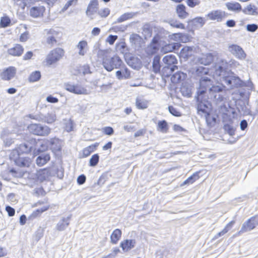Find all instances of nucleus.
<instances>
[{"label":"nucleus","instance_id":"obj_24","mask_svg":"<svg viewBox=\"0 0 258 258\" xmlns=\"http://www.w3.org/2000/svg\"><path fill=\"white\" fill-rule=\"evenodd\" d=\"M176 12L178 17L180 19H185L188 16V13L186 12V7L183 4H179L177 6Z\"/></svg>","mask_w":258,"mask_h":258},{"label":"nucleus","instance_id":"obj_54","mask_svg":"<svg viewBox=\"0 0 258 258\" xmlns=\"http://www.w3.org/2000/svg\"><path fill=\"white\" fill-rule=\"evenodd\" d=\"M48 209V207H44L43 208L38 209L37 210H36V211H34L32 213L31 216L33 217H36L37 216H38L39 215H40L42 213L46 211Z\"/></svg>","mask_w":258,"mask_h":258},{"label":"nucleus","instance_id":"obj_11","mask_svg":"<svg viewBox=\"0 0 258 258\" xmlns=\"http://www.w3.org/2000/svg\"><path fill=\"white\" fill-rule=\"evenodd\" d=\"M226 16V13L220 10L212 11L206 16L208 20L216 21L218 22H222Z\"/></svg>","mask_w":258,"mask_h":258},{"label":"nucleus","instance_id":"obj_27","mask_svg":"<svg viewBox=\"0 0 258 258\" xmlns=\"http://www.w3.org/2000/svg\"><path fill=\"white\" fill-rule=\"evenodd\" d=\"M71 216H69L66 218H63L57 224L56 228L58 231H62L66 229L69 225L70 219Z\"/></svg>","mask_w":258,"mask_h":258},{"label":"nucleus","instance_id":"obj_23","mask_svg":"<svg viewBox=\"0 0 258 258\" xmlns=\"http://www.w3.org/2000/svg\"><path fill=\"white\" fill-rule=\"evenodd\" d=\"M45 11L43 6L33 7L30 9V15L33 18H38L42 16Z\"/></svg>","mask_w":258,"mask_h":258},{"label":"nucleus","instance_id":"obj_33","mask_svg":"<svg viewBox=\"0 0 258 258\" xmlns=\"http://www.w3.org/2000/svg\"><path fill=\"white\" fill-rule=\"evenodd\" d=\"M185 77V74L181 72L177 71L172 75L171 80L173 83H177L181 80H184Z\"/></svg>","mask_w":258,"mask_h":258},{"label":"nucleus","instance_id":"obj_28","mask_svg":"<svg viewBox=\"0 0 258 258\" xmlns=\"http://www.w3.org/2000/svg\"><path fill=\"white\" fill-rule=\"evenodd\" d=\"M172 39L177 41H180L183 43H186L189 40V37L186 34L175 33L172 36Z\"/></svg>","mask_w":258,"mask_h":258},{"label":"nucleus","instance_id":"obj_48","mask_svg":"<svg viewBox=\"0 0 258 258\" xmlns=\"http://www.w3.org/2000/svg\"><path fill=\"white\" fill-rule=\"evenodd\" d=\"M199 178V176L198 173H194L192 175L186 179L182 184L181 186L190 184L193 183L196 180Z\"/></svg>","mask_w":258,"mask_h":258},{"label":"nucleus","instance_id":"obj_64","mask_svg":"<svg viewBox=\"0 0 258 258\" xmlns=\"http://www.w3.org/2000/svg\"><path fill=\"white\" fill-rule=\"evenodd\" d=\"M29 32L28 31H25L24 33H23L20 37V40L21 42H26L29 38Z\"/></svg>","mask_w":258,"mask_h":258},{"label":"nucleus","instance_id":"obj_1","mask_svg":"<svg viewBox=\"0 0 258 258\" xmlns=\"http://www.w3.org/2000/svg\"><path fill=\"white\" fill-rule=\"evenodd\" d=\"M200 86L198 89L197 98L202 100L203 96L208 97L217 103L223 100L226 92L225 87L221 84H214L213 78L210 76L202 77L200 79Z\"/></svg>","mask_w":258,"mask_h":258},{"label":"nucleus","instance_id":"obj_25","mask_svg":"<svg viewBox=\"0 0 258 258\" xmlns=\"http://www.w3.org/2000/svg\"><path fill=\"white\" fill-rule=\"evenodd\" d=\"M203 99L202 100H198L197 99V101L199 102V103L197 107V110L200 113V112L204 113H207V108H208V101H207V99L208 97L203 96Z\"/></svg>","mask_w":258,"mask_h":258},{"label":"nucleus","instance_id":"obj_9","mask_svg":"<svg viewBox=\"0 0 258 258\" xmlns=\"http://www.w3.org/2000/svg\"><path fill=\"white\" fill-rule=\"evenodd\" d=\"M258 225V216H253L245 222H244L241 227L240 230L238 232V234L250 231L254 229Z\"/></svg>","mask_w":258,"mask_h":258},{"label":"nucleus","instance_id":"obj_19","mask_svg":"<svg viewBox=\"0 0 258 258\" xmlns=\"http://www.w3.org/2000/svg\"><path fill=\"white\" fill-rule=\"evenodd\" d=\"M163 61L165 64V67H172L177 66V60L174 55L170 54L165 56L163 58Z\"/></svg>","mask_w":258,"mask_h":258},{"label":"nucleus","instance_id":"obj_38","mask_svg":"<svg viewBox=\"0 0 258 258\" xmlns=\"http://www.w3.org/2000/svg\"><path fill=\"white\" fill-rule=\"evenodd\" d=\"M160 56L158 55H155L154 57L152 63L153 71L155 73L159 72L160 70L161 66L160 64Z\"/></svg>","mask_w":258,"mask_h":258},{"label":"nucleus","instance_id":"obj_12","mask_svg":"<svg viewBox=\"0 0 258 258\" xmlns=\"http://www.w3.org/2000/svg\"><path fill=\"white\" fill-rule=\"evenodd\" d=\"M228 50L239 59L243 60L246 56V54L242 48L236 44L229 45Z\"/></svg>","mask_w":258,"mask_h":258},{"label":"nucleus","instance_id":"obj_53","mask_svg":"<svg viewBox=\"0 0 258 258\" xmlns=\"http://www.w3.org/2000/svg\"><path fill=\"white\" fill-rule=\"evenodd\" d=\"M73 123L71 119L66 120L64 123V129L67 132H71L73 129Z\"/></svg>","mask_w":258,"mask_h":258},{"label":"nucleus","instance_id":"obj_45","mask_svg":"<svg viewBox=\"0 0 258 258\" xmlns=\"http://www.w3.org/2000/svg\"><path fill=\"white\" fill-rule=\"evenodd\" d=\"M30 150L31 147H29L26 144H23L20 145L17 150V152L18 153L19 156H20L21 154L28 153L30 152Z\"/></svg>","mask_w":258,"mask_h":258},{"label":"nucleus","instance_id":"obj_2","mask_svg":"<svg viewBox=\"0 0 258 258\" xmlns=\"http://www.w3.org/2000/svg\"><path fill=\"white\" fill-rule=\"evenodd\" d=\"M239 66V62L229 57H218L215 67L214 74L221 77L225 74L226 70L229 68H235Z\"/></svg>","mask_w":258,"mask_h":258},{"label":"nucleus","instance_id":"obj_58","mask_svg":"<svg viewBox=\"0 0 258 258\" xmlns=\"http://www.w3.org/2000/svg\"><path fill=\"white\" fill-rule=\"evenodd\" d=\"M31 118L36 119L39 121L45 122V115L42 114H38L33 116H31Z\"/></svg>","mask_w":258,"mask_h":258},{"label":"nucleus","instance_id":"obj_43","mask_svg":"<svg viewBox=\"0 0 258 258\" xmlns=\"http://www.w3.org/2000/svg\"><path fill=\"white\" fill-rule=\"evenodd\" d=\"M157 130H158V131H159L163 133H167V132L168 130L167 122L164 120H162V121H159L158 122Z\"/></svg>","mask_w":258,"mask_h":258},{"label":"nucleus","instance_id":"obj_57","mask_svg":"<svg viewBox=\"0 0 258 258\" xmlns=\"http://www.w3.org/2000/svg\"><path fill=\"white\" fill-rule=\"evenodd\" d=\"M186 4L190 8H194L200 4V0H186Z\"/></svg>","mask_w":258,"mask_h":258},{"label":"nucleus","instance_id":"obj_40","mask_svg":"<svg viewBox=\"0 0 258 258\" xmlns=\"http://www.w3.org/2000/svg\"><path fill=\"white\" fill-rule=\"evenodd\" d=\"M242 12L247 15H255L257 14V8L254 5H249L242 10Z\"/></svg>","mask_w":258,"mask_h":258},{"label":"nucleus","instance_id":"obj_31","mask_svg":"<svg viewBox=\"0 0 258 258\" xmlns=\"http://www.w3.org/2000/svg\"><path fill=\"white\" fill-rule=\"evenodd\" d=\"M225 6L230 11L239 12L242 10L241 5L237 2H228L225 4Z\"/></svg>","mask_w":258,"mask_h":258},{"label":"nucleus","instance_id":"obj_37","mask_svg":"<svg viewBox=\"0 0 258 258\" xmlns=\"http://www.w3.org/2000/svg\"><path fill=\"white\" fill-rule=\"evenodd\" d=\"M98 146V144L96 143L91 145L84 148L83 150V157H87L89 156L91 153L96 150V147Z\"/></svg>","mask_w":258,"mask_h":258},{"label":"nucleus","instance_id":"obj_35","mask_svg":"<svg viewBox=\"0 0 258 258\" xmlns=\"http://www.w3.org/2000/svg\"><path fill=\"white\" fill-rule=\"evenodd\" d=\"M137 12H128L121 15L117 19V22L121 23L126 20L133 18L137 15Z\"/></svg>","mask_w":258,"mask_h":258},{"label":"nucleus","instance_id":"obj_29","mask_svg":"<svg viewBox=\"0 0 258 258\" xmlns=\"http://www.w3.org/2000/svg\"><path fill=\"white\" fill-rule=\"evenodd\" d=\"M50 144L53 151H59L61 148V142L57 138H53L50 140Z\"/></svg>","mask_w":258,"mask_h":258},{"label":"nucleus","instance_id":"obj_56","mask_svg":"<svg viewBox=\"0 0 258 258\" xmlns=\"http://www.w3.org/2000/svg\"><path fill=\"white\" fill-rule=\"evenodd\" d=\"M168 110L169 112L175 116H181L180 112L175 107L172 106H169L168 107Z\"/></svg>","mask_w":258,"mask_h":258},{"label":"nucleus","instance_id":"obj_5","mask_svg":"<svg viewBox=\"0 0 258 258\" xmlns=\"http://www.w3.org/2000/svg\"><path fill=\"white\" fill-rule=\"evenodd\" d=\"M64 51L60 48H56L51 50L46 57V62L49 66L59 61L64 55Z\"/></svg>","mask_w":258,"mask_h":258},{"label":"nucleus","instance_id":"obj_36","mask_svg":"<svg viewBox=\"0 0 258 258\" xmlns=\"http://www.w3.org/2000/svg\"><path fill=\"white\" fill-rule=\"evenodd\" d=\"M121 231L120 229L114 230L110 236L111 242L113 244H116L121 237Z\"/></svg>","mask_w":258,"mask_h":258},{"label":"nucleus","instance_id":"obj_17","mask_svg":"<svg viewBox=\"0 0 258 258\" xmlns=\"http://www.w3.org/2000/svg\"><path fill=\"white\" fill-rule=\"evenodd\" d=\"M98 2L97 0H92L89 4L86 13V15L93 19L92 16L98 11Z\"/></svg>","mask_w":258,"mask_h":258},{"label":"nucleus","instance_id":"obj_39","mask_svg":"<svg viewBox=\"0 0 258 258\" xmlns=\"http://www.w3.org/2000/svg\"><path fill=\"white\" fill-rule=\"evenodd\" d=\"M178 68L177 66H173L172 67H164L162 70L163 75L165 77H169L173 74V72L175 70H177Z\"/></svg>","mask_w":258,"mask_h":258},{"label":"nucleus","instance_id":"obj_42","mask_svg":"<svg viewBox=\"0 0 258 258\" xmlns=\"http://www.w3.org/2000/svg\"><path fill=\"white\" fill-rule=\"evenodd\" d=\"M41 76L40 72L38 71H35L30 75L28 80L30 82H37L40 79Z\"/></svg>","mask_w":258,"mask_h":258},{"label":"nucleus","instance_id":"obj_55","mask_svg":"<svg viewBox=\"0 0 258 258\" xmlns=\"http://www.w3.org/2000/svg\"><path fill=\"white\" fill-rule=\"evenodd\" d=\"M44 233V230L41 228L39 227L36 231L34 238L36 241L39 240V239L43 236Z\"/></svg>","mask_w":258,"mask_h":258},{"label":"nucleus","instance_id":"obj_63","mask_svg":"<svg viewBox=\"0 0 258 258\" xmlns=\"http://www.w3.org/2000/svg\"><path fill=\"white\" fill-rule=\"evenodd\" d=\"M110 13V11L108 8H105L103 10H101L98 12V14L101 17H106Z\"/></svg>","mask_w":258,"mask_h":258},{"label":"nucleus","instance_id":"obj_13","mask_svg":"<svg viewBox=\"0 0 258 258\" xmlns=\"http://www.w3.org/2000/svg\"><path fill=\"white\" fill-rule=\"evenodd\" d=\"M17 69L14 67H9L5 69L0 73V77L4 81H9L16 75Z\"/></svg>","mask_w":258,"mask_h":258},{"label":"nucleus","instance_id":"obj_16","mask_svg":"<svg viewBox=\"0 0 258 258\" xmlns=\"http://www.w3.org/2000/svg\"><path fill=\"white\" fill-rule=\"evenodd\" d=\"M130 40L132 43V45L134 46L135 49L140 48L143 43L142 38L137 34H132L130 36Z\"/></svg>","mask_w":258,"mask_h":258},{"label":"nucleus","instance_id":"obj_26","mask_svg":"<svg viewBox=\"0 0 258 258\" xmlns=\"http://www.w3.org/2000/svg\"><path fill=\"white\" fill-rule=\"evenodd\" d=\"M50 155L48 153H43L39 155L36 160L37 165L42 166L45 164L50 160Z\"/></svg>","mask_w":258,"mask_h":258},{"label":"nucleus","instance_id":"obj_44","mask_svg":"<svg viewBox=\"0 0 258 258\" xmlns=\"http://www.w3.org/2000/svg\"><path fill=\"white\" fill-rule=\"evenodd\" d=\"M56 120V115L53 111L48 112L45 115V122L47 123H52Z\"/></svg>","mask_w":258,"mask_h":258},{"label":"nucleus","instance_id":"obj_41","mask_svg":"<svg viewBox=\"0 0 258 258\" xmlns=\"http://www.w3.org/2000/svg\"><path fill=\"white\" fill-rule=\"evenodd\" d=\"M235 221H232L230 222L229 223H228L226 226L225 227V228L220 232L217 234L215 236V238H218L219 237L223 236L225 234L228 232V231L231 228L233 225L234 224Z\"/></svg>","mask_w":258,"mask_h":258},{"label":"nucleus","instance_id":"obj_18","mask_svg":"<svg viewBox=\"0 0 258 258\" xmlns=\"http://www.w3.org/2000/svg\"><path fill=\"white\" fill-rule=\"evenodd\" d=\"M76 48L78 49V54L80 56H84L89 50L88 43L85 40H82L78 42Z\"/></svg>","mask_w":258,"mask_h":258},{"label":"nucleus","instance_id":"obj_61","mask_svg":"<svg viewBox=\"0 0 258 258\" xmlns=\"http://www.w3.org/2000/svg\"><path fill=\"white\" fill-rule=\"evenodd\" d=\"M170 24L171 26L173 27L180 29L185 28L184 25L182 23H181L177 21H172L170 23Z\"/></svg>","mask_w":258,"mask_h":258},{"label":"nucleus","instance_id":"obj_34","mask_svg":"<svg viewBox=\"0 0 258 258\" xmlns=\"http://www.w3.org/2000/svg\"><path fill=\"white\" fill-rule=\"evenodd\" d=\"M208 73V69L202 66H197L194 69L193 74L202 78V77H206Z\"/></svg>","mask_w":258,"mask_h":258},{"label":"nucleus","instance_id":"obj_21","mask_svg":"<svg viewBox=\"0 0 258 258\" xmlns=\"http://www.w3.org/2000/svg\"><path fill=\"white\" fill-rule=\"evenodd\" d=\"M136 241L134 239H126L122 241L120 246L124 251H127L135 247Z\"/></svg>","mask_w":258,"mask_h":258},{"label":"nucleus","instance_id":"obj_22","mask_svg":"<svg viewBox=\"0 0 258 258\" xmlns=\"http://www.w3.org/2000/svg\"><path fill=\"white\" fill-rule=\"evenodd\" d=\"M15 163L18 166L21 167H29L31 163V159L29 157H19L15 160Z\"/></svg>","mask_w":258,"mask_h":258},{"label":"nucleus","instance_id":"obj_51","mask_svg":"<svg viewBox=\"0 0 258 258\" xmlns=\"http://www.w3.org/2000/svg\"><path fill=\"white\" fill-rule=\"evenodd\" d=\"M90 67L88 65L85 64L82 66H80L78 70V74H82L85 75L86 74H90Z\"/></svg>","mask_w":258,"mask_h":258},{"label":"nucleus","instance_id":"obj_4","mask_svg":"<svg viewBox=\"0 0 258 258\" xmlns=\"http://www.w3.org/2000/svg\"><path fill=\"white\" fill-rule=\"evenodd\" d=\"M162 37L157 34L152 39L150 43L145 48V52L148 56H152L156 54L161 46Z\"/></svg>","mask_w":258,"mask_h":258},{"label":"nucleus","instance_id":"obj_59","mask_svg":"<svg viewBox=\"0 0 258 258\" xmlns=\"http://www.w3.org/2000/svg\"><path fill=\"white\" fill-rule=\"evenodd\" d=\"M193 22L195 23L200 24L201 26L202 27L205 24L206 20L203 17H199L194 19Z\"/></svg>","mask_w":258,"mask_h":258},{"label":"nucleus","instance_id":"obj_8","mask_svg":"<svg viewBox=\"0 0 258 258\" xmlns=\"http://www.w3.org/2000/svg\"><path fill=\"white\" fill-rule=\"evenodd\" d=\"M28 130L33 134L38 136H47L50 132V129L47 126L37 123L29 125Z\"/></svg>","mask_w":258,"mask_h":258},{"label":"nucleus","instance_id":"obj_20","mask_svg":"<svg viewBox=\"0 0 258 258\" xmlns=\"http://www.w3.org/2000/svg\"><path fill=\"white\" fill-rule=\"evenodd\" d=\"M24 51V48L20 44H16L13 47L8 50V53L13 56H19Z\"/></svg>","mask_w":258,"mask_h":258},{"label":"nucleus","instance_id":"obj_52","mask_svg":"<svg viewBox=\"0 0 258 258\" xmlns=\"http://www.w3.org/2000/svg\"><path fill=\"white\" fill-rule=\"evenodd\" d=\"M99 156L98 154H94L90 159L89 165L90 166H95L99 162Z\"/></svg>","mask_w":258,"mask_h":258},{"label":"nucleus","instance_id":"obj_32","mask_svg":"<svg viewBox=\"0 0 258 258\" xmlns=\"http://www.w3.org/2000/svg\"><path fill=\"white\" fill-rule=\"evenodd\" d=\"M50 175L48 169L44 168L37 171V176L39 180L42 181L48 178Z\"/></svg>","mask_w":258,"mask_h":258},{"label":"nucleus","instance_id":"obj_3","mask_svg":"<svg viewBox=\"0 0 258 258\" xmlns=\"http://www.w3.org/2000/svg\"><path fill=\"white\" fill-rule=\"evenodd\" d=\"M123 64L120 57L116 55L112 57L105 56L102 60L103 66L108 72H111L114 69H119Z\"/></svg>","mask_w":258,"mask_h":258},{"label":"nucleus","instance_id":"obj_49","mask_svg":"<svg viewBox=\"0 0 258 258\" xmlns=\"http://www.w3.org/2000/svg\"><path fill=\"white\" fill-rule=\"evenodd\" d=\"M223 128L224 131L227 133L230 136L232 137L235 135V128L231 124H225Z\"/></svg>","mask_w":258,"mask_h":258},{"label":"nucleus","instance_id":"obj_30","mask_svg":"<svg viewBox=\"0 0 258 258\" xmlns=\"http://www.w3.org/2000/svg\"><path fill=\"white\" fill-rule=\"evenodd\" d=\"M194 52V48L189 46H184L183 47L180 52L181 57L184 58H187L191 56Z\"/></svg>","mask_w":258,"mask_h":258},{"label":"nucleus","instance_id":"obj_47","mask_svg":"<svg viewBox=\"0 0 258 258\" xmlns=\"http://www.w3.org/2000/svg\"><path fill=\"white\" fill-rule=\"evenodd\" d=\"M11 20L8 16H4L1 19L0 28H6L11 24Z\"/></svg>","mask_w":258,"mask_h":258},{"label":"nucleus","instance_id":"obj_15","mask_svg":"<svg viewBox=\"0 0 258 258\" xmlns=\"http://www.w3.org/2000/svg\"><path fill=\"white\" fill-rule=\"evenodd\" d=\"M218 53L216 52L213 53H209L203 55V56L198 58V61L201 64L205 66L210 64L214 59L215 57L217 56Z\"/></svg>","mask_w":258,"mask_h":258},{"label":"nucleus","instance_id":"obj_14","mask_svg":"<svg viewBox=\"0 0 258 258\" xmlns=\"http://www.w3.org/2000/svg\"><path fill=\"white\" fill-rule=\"evenodd\" d=\"M181 46V44L179 43H166L164 44V43L161 42L160 50L161 52L163 53H166L170 52H172L174 50H178L180 47Z\"/></svg>","mask_w":258,"mask_h":258},{"label":"nucleus","instance_id":"obj_62","mask_svg":"<svg viewBox=\"0 0 258 258\" xmlns=\"http://www.w3.org/2000/svg\"><path fill=\"white\" fill-rule=\"evenodd\" d=\"M258 26L255 24H248L246 26V29L248 31L254 32L257 30Z\"/></svg>","mask_w":258,"mask_h":258},{"label":"nucleus","instance_id":"obj_46","mask_svg":"<svg viewBox=\"0 0 258 258\" xmlns=\"http://www.w3.org/2000/svg\"><path fill=\"white\" fill-rule=\"evenodd\" d=\"M148 101L144 99L140 98L136 99V105L138 109H144L147 108L148 107Z\"/></svg>","mask_w":258,"mask_h":258},{"label":"nucleus","instance_id":"obj_60","mask_svg":"<svg viewBox=\"0 0 258 258\" xmlns=\"http://www.w3.org/2000/svg\"><path fill=\"white\" fill-rule=\"evenodd\" d=\"M77 2V0H70L68 1L64 6L62 9V11H66L70 6L75 5Z\"/></svg>","mask_w":258,"mask_h":258},{"label":"nucleus","instance_id":"obj_6","mask_svg":"<svg viewBox=\"0 0 258 258\" xmlns=\"http://www.w3.org/2000/svg\"><path fill=\"white\" fill-rule=\"evenodd\" d=\"M223 81L229 88H238L244 86V83L238 77L232 75L221 76Z\"/></svg>","mask_w":258,"mask_h":258},{"label":"nucleus","instance_id":"obj_10","mask_svg":"<svg viewBox=\"0 0 258 258\" xmlns=\"http://www.w3.org/2000/svg\"><path fill=\"white\" fill-rule=\"evenodd\" d=\"M60 33L53 29L47 30L46 42L47 44L52 47L57 43L60 38Z\"/></svg>","mask_w":258,"mask_h":258},{"label":"nucleus","instance_id":"obj_7","mask_svg":"<svg viewBox=\"0 0 258 258\" xmlns=\"http://www.w3.org/2000/svg\"><path fill=\"white\" fill-rule=\"evenodd\" d=\"M64 88L68 91L78 95L89 94L88 91L80 84H74L71 82L64 84Z\"/></svg>","mask_w":258,"mask_h":258},{"label":"nucleus","instance_id":"obj_50","mask_svg":"<svg viewBox=\"0 0 258 258\" xmlns=\"http://www.w3.org/2000/svg\"><path fill=\"white\" fill-rule=\"evenodd\" d=\"M37 146L39 147L37 149V152L39 153L42 152L47 150L48 145L47 143L45 141H39L37 143Z\"/></svg>","mask_w":258,"mask_h":258}]
</instances>
